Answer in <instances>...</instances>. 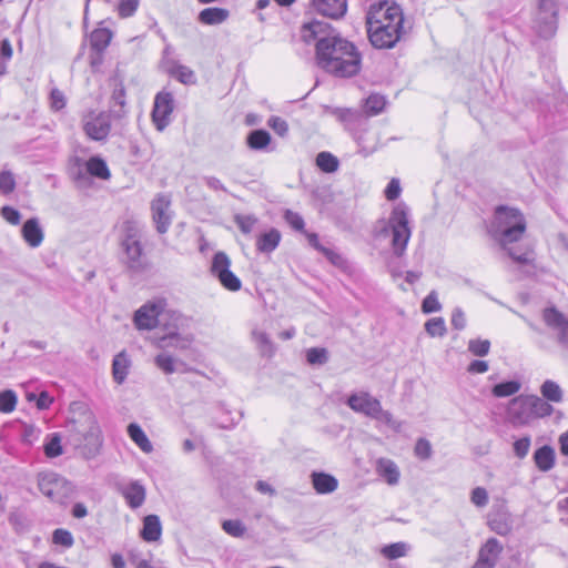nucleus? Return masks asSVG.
Here are the masks:
<instances>
[{
    "mask_svg": "<svg viewBox=\"0 0 568 568\" xmlns=\"http://www.w3.org/2000/svg\"><path fill=\"white\" fill-rule=\"evenodd\" d=\"M307 44L315 42L317 65L337 78L356 75L362 65V55L354 43L342 38L327 22L311 21L301 30Z\"/></svg>",
    "mask_w": 568,
    "mask_h": 568,
    "instance_id": "nucleus-1",
    "label": "nucleus"
},
{
    "mask_svg": "<svg viewBox=\"0 0 568 568\" xmlns=\"http://www.w3.org/2000/svg\"><path fill=\"white\" fill-rule=\"evenodd\" d=\"M365 19L368 40L376 49H392L406 34L403 10L394 0L372 3Z\"/></svg>",
    "mask_w": 568,
    "mask_h": 568,
    "instance_id": "nucleus-2",
    "label": "nucleus"
},
{
    "mask_svg": "<svg viewBox=\"0 0 568 568\" xmlns=\"http://www.w3.org/2000/svg\"><path fill=\"white\" fill-rule=\"evenodd\" d=\"M77 416L68 422L67 443L85 459L94 458L103 444V436L98 419L92 410L84 405L74 403Z\"/></svg>",
    "mask_w": 568,
    "mask_h": 568,
    "instance_id": "nucleus-3",
    "label": "nucleus"
},
{
    "mask_svg": "<svg viewBox=\"0 0 568 568\" xmlns=\"http://www.w3.org/2000/svg\"><path fill=\"white\" fill-rule=\"evenodd\" d=\"M488 231L515 262H529L526 253L518 254L509 247L510 244L518 242L526 231V220L519 210L505 205L497 206Z\"/></svg>",
    "mask_w": 568,
    "mask_h": 568,
    "instance_id": "nucleus-4",
    "label": "nucleus"
},
{
    "mask_svg": "<svg viewBox=\"0 0 568 568\" xmlns=\"http://www.w3.org/2000/svg\"><path fill=\"white\" fill-rule=\"evenodd\" d=\"M408 224V207L404 203H398L393 209L388 220V225L392 230V246L397 256L404 253L410 239Z\"/></svg>",
    "mask_w": 568,
    "mask_h": 568,
    "instance_id": "nucleus-5",
    "label": "nucleus"
},
{
    "mask_svg": "<svg viewBox=\"0 0 568 568\" xmlns=\"http://www.w3.org/2000/svg\"><path fill=\"white\" fill-rule=\"evenodd\" d=\"M38 488L47 498L58 504H63L72 493L70 483L53 471L38 475Z\"/></svg>",
    "mask_w": 568,
    "mask_h": 568,
    "instance_id": "nucleus-6",
    "label": "nucleus"
},
{
    "mask_svg": "<svg viewBox=\"0 0 568 568\" xmlns=\"http://www.w3.org/2000/svg\"><path fill=\"white\" fill-rule=\"evenodd\" d=\"M121 246L124 252V262L126 266L132 271L142 270L144 265L142 258L143 250L140 241L139 229L134 223H125Z\"/></svg>",
    "mask_w": 568,
    "mask_h": 568,
    "instance_id": "nucleus-7",
    "label": "nucleus"
},
{
    "mask_svg": "<svg viewBox=\"0 0 568 568\" xmlns=\"http://www.w3.org/2000/svg\"><path fill=\"white\" fill-rule=\"evenodd\" d=\"M532 29L538 37L549 39L557 31V0H539Z\"/></svg>",
    "mask_w": 568,
    "mask_h": 568,
    "instance_id": "nucleus-8",
    "label": "nucleus"
},
{
    "mask_svg": "<svg viewBox=\"0 0 568 568\" xmlns=\"http://www.w3.org/2000/svg\"><path fill=\"white\" fill-rule=\"evenodd\" d=\"M211 274L219 280L224 288L231 292H236L242 286L240 278L231 271V260L224 252L214 254Z\"/></svg>",
    "mask_w": 568,
    "mask_h": 568,
    "instance_id": "nucleus-9",
    "label": "nucleus"
},
{
    "mask_svg": "<svg viewBox=\"0 0 568 568\" xmlns=\"http://www.w3.org/2000/svg\"><path fill=\"white\" fill-rule=\"evenodd\" d=\"M174 99L172 93L161 91L155 95L152 110V120L159 131H163L170 123V115L173 112Z\"/></svg>",
    "mask_w": 568,
    "mask_h": 568,
    "instance_id": "nucleus-10",
    "label": "nucleus"
},
{
    "mask_svg": "<svg viewBox=\"0 0 568 568\" xmlns=\"http://www.w3.org/2000/svg\"><path fill=\"white\" fill-rule=\"evenodd\" d=\"M163 302H148L135 311L133 316L134 325L138 329H153L156 327L159 316L163 311Z\"/></svg>",
    "mask_w": 568,
    "mask_h": 568,
    "instance_id": "nucleus-11",
    "label": "nucleus"
},
{
    "mask_svg": "<svg viewBox=\"0 0 568 568\" xmlns=\"http://www.w3.org/2000/svg\"><path fill=\"white\" fill-rule=\"evenodd\" d=\"M544 322L557 333V342L568 346V317L556 307H547L542 313Z\"/></svg>",
    "mask_w": 568,
    "mask_h": 568,
    "instance_id": "nucleus-12",
    "label": "nucleus"
},
{
    "mask_svg": "<svg viewBox=\"0 0 568 568\" xmlns=\"http://www.w3.org/2000/svg\"><path fill=\"white\" fill-rule=\"evenodd\" d=\"M170 199L164 195H158L151 203L152 217L156 226V231L161 234L168 232L171 224Z\"/></svg>",
    "mask_w": 568,
    "mask_h": 568,
    "instance_id": "nucleus-13",
    "label": "nucleus"
},
{
    "mask_svg": "<svg viewBox=\"0 0 568 568\" xmlns=\"http://www.w3.org/2000/svg\"><path fill=\"white\" fill-rule=\"evenodd\" d=\"M508 417L514 425H526L532 420L529 395L518 396L510 400Z\"/></svg>",
    "mask_w": 568,
    "mask_h": 568,
    "instance_id": "nucleus-14",
    "label": "nucleus"
},
{
    "mask_svg": "<svg viewBox=\"0 0 568 568\" xmlns=\"http://www.w3.org/2000/svg\"><path fill=\"white\" fill-rule=\"evenodd\" d=\"M111 122L110 116L106 113H99L90 116L83 123V130L85 134L95 141H102L106 139L110 133Z\"/></svg>",
    "mask_w": 568,
    "mask_h": 568,
    "instance_id": "nucleus-15",
    "label": "nucleus"
},
{
    "mask_svg": "<svg viewBox=\"0 0 568 568\" xmlns=\"http://www.w3.org/2000/svg\"><path fill=\"white\" fill-rule=\"evenodd\" d=\"M379 400L367 392L354 393L347 399L348 407L372 418L379 412Z\"/></svg>",
    "mask_w": 568,
    "mask_h": 568,
    "instance_id": "nucleus-16",
    "label": "nucleus"
},
{
    "mask_svg": "<svg viewBox=\"0 0 568 568\" xmlns=\"http://www.w3.org/2000/svg\"><path fill=\"white\" fill-rule=\"evenodd\" d=\"M113 90L110 101V113L114 119H122L126 114L125 88L120 77L115 75L111 80Z\"/></svg>",
    "mask_w": 568,
    "mask_h": 568,
    "instance_id": "nucleus-17",
    "label": "nucleus"
},
{
    "mask_svg": "<svg viewBox=\"0 0 568 568\" xmlns=\"http://www.w3.org/2000/svg\"><path fill=\"white\" fill-rule=\"evenodd\" d=\"M501 551L500 542L496 538H489L479 549L476 567L494 568Z\"/></svg>",
    "mask_w": 568,
    "mask_h": 568,
    "instance_id": "nucleus-18",
    "label": "nucleus"
},
{
    "mask_svg": "<svg viewBox=\"0 0 568 568\" xmlns=\"http://www.w3.org/2000/svg\"><path fill=\"white\" fill-rule=\"evenodd\" d=\"M314 10L327 18L339 19L347 11V0H312Z\"/></svg>",
    "mask_w": 568,
    "mask_h": 568,
    "instance_id": "nucleus-19",
    "label": "nucleus"
},
{
    "mask_svg": "<svg viewBox=\"0 0 568 568\" xmlns=\"http://www.w3.org/2000/svg\"><path fill=\"white\" fill-rule=\"evenodd\" d=\"M21 235L31 248L39 247L44 240V232L40 225L39 219L31 217L27 220L22 225Z\"/></svg>",
    "mask_w": 568,
    "mask_h": 568,
    "instance_id": "nucleus-20",
    "label": "nucleus"
},
{
    "mask_svg": "<svg viewBox=\"0 0 568 568\" xmlns=\"http://www.w3.org/2000/svg\"><path fill=\"white\" fill-rule=\"evenodd\" d=\"M121 494L132 509L141 507L146 496L144 486L138 480L130 481L123 486Z\"/></svg>",
    "mask_w": 568,
    "mask_h": 568,
    "instance_id": "nucleus-21",
    "label": "nucleus"
},
{
    "mask_svg": "<svg viewBox=\"0 0 568 568\" xmlns=\"http://www.w3.org/2000/svg\"><path fill=\"white\" fill-rule=\"evenodd\" d=\"M311 478L314 489L322 495L331 494L338 487L337 479L326 473L313 471Z\"/></svg>",
    "mask_w": 568,
    "mask_h": 568,
    "instance_id": "nucleus-22",
    "label": "nucleus"
},
{
    "mask_svg": "<svg viewBox=\"0 0 568 568\" xmlns=\"http://www.w3.org/2000/svg\"><path fill=\"white\" fill-rule=\"evenodd\" d=\"M162 535V525L158 515H148L143 519L141 537L148 542L158 541Z\"/></svg>",
    "mask_w": 568,
    "mask_h": 568,
    "instance_id": "nucleus-23",
    "label": "nucleus"
},
{
    "mask_svg": "<svg viewBox=\"0 0 568 568\" xmlns=\"http://www.w3.org/2000/svg\"><path fill=\"white\" fill-rule=\"evenodd\" d=\"M376 471L388 485L393 486L399 481V469L392 459L379 458L376 462Z\"/></svg>",
    "mask_w": 568,
    "mask_h": 568,
    "instance_id": "nucleus-24",
    "label": "nucleus"
},
{
    "mask_svg": "<svg viewBox=\"0 0 568 568\" xmlns=\"http://www.w3.org/2000/svg\"><path fill=\"white\" fill-rule=\"evenodd\" d=\"M230 17V11L224 8H205L199 16L197 20L200 23L205 26H216L225 22Z\"/></svg>",
    "mask_w": 568,
    "mask_h": 568,
    "instance_id": "nucleus-25",
    "label": "nucleus"
},
{
    "mask_svg": "<svg viewBox=\"0 0 568 568\" xmlns=\"http://www.w3.org/2000/svg\"><path fill=\"white\" fill-rule=\"evenodd\" d=\"M131 365V361L125 351L116 354L112 362V376L118 384H122L128 374Z\"/></svg>",
    "mask_w": 568,
    "mask_h": 568,
    "instance_id": "nucleus-26",
    "label": "nucleus"
},
{
    "mask_svg": "<svg viewBox=\"0 0 568 568\" xmlns=\"http://www.w3.org/2000/svg\"><path fill=\"white\" fill-rule=\"evenodd\" d=\"M128 435L131 438V440L143 452V453H151L153 450V446L148 438L144 430L141 428V426L136 423H131L128 425L126 428Z\"/></svg>",
    "mask_w": 568,
    "mask_h": 568,
    "instance_id": "nucleus-27",
    "label": "nucleus"
},
{
    "mask_svg": "<svg viewBox=\"0 0 568 568\" xmlns=\"http://www.w3.org/2000/svg\"><path fill=\"white\" fill-rule=\"evenodd\" d=\"M281 233L276 229L261 234L256 241V248L262 253L273 252L280 244Z\"/></svg>",
    "mask_w": 568,
    "mask_h": 568,
    "instance_id": "nucleus-28",
    "label": "nucleus"
},
{
    "mask_svg": "<svg viewBox=\"0 0 568 568\" xmlns=\"http://www.w3.org/2000/svg\"><path fill=\"white\" fill-rule=\"evenodd\" d=\"M534 462L539 470H550L555 465V450L548 445L538 448L534 454Z\"/></svg>",
    "mask_w": 568,
    "mask_h": 568,
    "instance_id": "nucleus-29",
    "label": "nucleus"
},
{
    "mask_svg": "<svg viewBox=\"0 0 568 568\" xmlns=\"http://www.w3.org/2000/svg\"><path fill=\"white\" fill-rule=\"evenodd\" d=\"M168 72L183 84H194L196 82L194 72L189 67L175 61L170 63Z\"/></svg>",
    "mask_w": 568,
    "mask_h": 568,
    "instance_id": "nucleus-30",
    "label": "nucleus"
},
{
    "mask_svg": "<svg viewBox=\"0 0 568 568\" xmlns=\"http://www.w3.org/2000/svg\"><path fill=\"white\" fill-rule=\"evenodd\" d=\"M85 168L88 173L94 178L108 180L111 176L106 162L100 156L90 158L85 163Z\"/></svg>",
    "mask_w": 568,
    "mask_h": 568,
    "instance_id": "nucleus-31",
    "label": "nucleus"
},
{
    "mask_svg": "<svg viewBox=\"0 0 568 568\" xmlns=\"http://www.w3.org/2000/svg\"><path fill=\"white\" fill-rule=\"evenodd\" d=\"M252 339L256 344L262 356L271 357L274 354V344L265 332L253 329Z\"/></svg>",
    "mask_w": 568,
    "mask_h": 568,
    "instance_id": "nucleus-32",
    "label": "nucleus"
},
{
    "mask_svg": "<svg viewBox=\"0 0 568 568\" xmlns=\"http://www.w3.org/2000/svg\"><path fill=\"white\" fill-rule=\"evenodd\" d=\"M246 142L252 150H263L271 142V135L265 130H253L248 133Z\"/></svg>",
    "mask_w": 568,
    "mask_h": 568,
    "instance_id": "nucleus-33",
    "label": "nucleus"
},
{
    "mask_svg": "<svg viewBox=\"0 0 568 568\" xmlns=\"http://www.w3.org/2000/svg\"><path fill=\"white\" fill-rule=\"evenodd\" d=\"M521 388V384L518 381H507L496 384L491 388L494 397L504 398L517 394Z\"/></svg>",
    "mask_w": 568,
    "mask_h": 568,
    "instance_id": "nucleus-34",
    "label": "nucleus"
},
{
    "mask_svg": "<svg viewBox=\"0 0 568 568\" xmlns=\"http://www.w3.org/2000/svg\"><path fill=\"white\" fill-rule=\"evenodd\" d=\"M190 342L187 337H183L176 332H171L159 339V346L161 348L174 347L184 349L189 346Z\"/></svg>",
    "mask_w": 568,
    "mask_h": 568,
    "instance_id": "nucleus-35",
    "label": "nucleus"
},
{
    "mask_svg": "<svg viewBox=\"0 0 568 568\" xmlns=\"http://www.w3.org/2000/svg\"><path fill=\"white\" fill-rule=\"evenodd\" d=\"M532 419L549 416L552 413V406L545 399L529 395Z\"/></svg>",
    "mask_w": 568,
    "mask_h": 568,
    "instance_id": "nucleus-36",
    "label": "nucleus"
},
{
    "mask_svg": "<svg viewBox=\"0 0 568 568\" xmlns=\"http://www.w3.org/2000/svg\"><path fill=\"white\" fill-rule=\"evenodd\" d=\"M338 160L329 152H320L316 156V165L326 173H333L338 169Z\"/></svg>",
    "mask_w": 568,
    "mask_h": 568,
    "instance_id": "nucleus-37",
    "label": "nucleus"
},
{
    "mask_svg": "<svg viewBox=\"0 0 568 568\" xmlns=\"http://www.w3.org/2000/svg\"><path fill=\"white\" fill-rule=\"evenodd\" d=\"M540 392L547 400L559 403L562 399V390L560 386L554 381H546L541 385Z\"/></svg>",
    "mask_w": 568,
    "mask_h": 568,
    "instance_id": "nucleus-38",
    "label": "nucleus"
},
{
    "mask_svg": "<svg viewBox=\"0 0 568 568\" xmlns=\"http://www.w3.org/2000/svg\"><path fill=\"white\" fill-rule=\"evenodd\" d=\"M90 40L93 49L102 51L109 45L111 41V33L106 29H98L91 33Z\"/></svg>",
    "mask_w": 568,
    "mask_h": 568,
    "instance_id": "nucleus-39",
    "label": "nucleus"
},
{
    "mask_svg": "<svg viewBox=\"0 0 568 568\" xmlns=\"http://www.w3.org/2000/svg\"><path fill=\"white\" fill-rule=\"evenodd\" d=\"M425 331L432 337H443L446 332V324L443 317H433L425 323Z\"/></svg>",
    "mask_w": 568,
    "mask_h": 568,
    "instance_id": "nucleus-40",
    "label": "nucleus"
},
{
    "mask_svg": "<svg viewBox=\"0 0 568 568\" xmlns=\"http://www.w3.org/2000/svg\"><path fill=\"white\" fill-rule=\"evenodd\" d=\"M175 363L176 359L168 353H161L154 358L156 367L168 375L173 374L176 371Z\"/></svg>",
    "mask_w": 568,
    "mask_h": 568,
    "instance_id": "nucleus-41",
    "label": "nucleus"
},
{
    "mask_svg": "<svg viewBox=\"0 0 568 568\" xmlns=\"http://www.w3.org/2000/svg\"><path fill=\"white\" fill-rule=\"evenodd\" d=\"M306 361L311 365H324L328 361V352L323 347H312L306 351Z\"/></svg>",
    "mask_w": 568,
    "mask_h": 568,
    "instance_id": "nucleus-42",
    "label": "nucleus"
},
{
    "mask_svg": "<svg viewBox=\"0 0 568 568\" xmlns=\"http://www.w3.org/2000/svg\"><path fill=\"white\" fill-rule=\"evenodd\" d=\"M63 453L61 437L59 434H51L49 440L44 444V454L49 458H54Z\"/></svg>",
    "mask_w": 568,
    "mask_h": 568,
    "instance_id": "nucleus-43",
    "label": "nucleus"
},
{
    "mask_svg": "<svg viewBox=\"0 0 568 568\" xmlns=\"http://www.w3.org/2000/svg\"><path fill=\"white\" fill-rule=\"evenodd\" d=\"M386 100L383 95L371 94L365 102V111L369 115H376L384 110Z\"/></svg>",
    "mask_w": 568,
    "mask_h": 568,
    "instance_id": "nucleus-44",
    "label": "nucleus"
},
{
    "mask_svg": "<svg viewBox=\"0 0 568 568\" xmlns=\"http://www.w3.org/2000/svg\"><path fill=\"white\" fill-rule=\"evenodd\" d=\"M222 528L227 535L236 538L243 537L246 532V527L241 520L237 519L224 520L222 523Z\"/></svg>",
    "mask_w": 568,
    "mask_h": 568,
    "instance_id": "nucleus-45",
    "label": "nucleus"
},
{
    "mask_svg": "<svg viewBox=\"0 0 568 568\" xmlns=\"http://www.w3.org/2000/svg\"><path fill=\"white\" fill-rule=\"evenodd\" d=\"M17 400L18 398L13 390L7 389L0 392V412L6 414L13 412Z\"/></svg>",
    "mask_w": 568,
    "mask_h": 568,
    "instance_id": "nucleus-46",
    "label": "nucleus"
},
{
    "mask_svg": "<svg viewBox=\"0 0 568 568\" xmlns=\"http://www.w3.org/2000/svg\"><path fill=\"white\" fill-rule=\"evenodd\" d=\"M16 179L11 171L2 170L0 172V193L8 195L16 189Z\"/></svg>",
    "mask_w": 568,
    "mask_h": 568,
    "instance_id": "nucleus-47",
    "label": "nucleus"
},
{
    "mask_svg": "<svg viewBox=\"0 0 568 568\" xmlns=\"http://www.w3.org/2000/svg\"><path fill=\"white\" fill-rule=\"evenodd\" d=\"M490 349V342L488 339H470L468 342V351L478 357L486 356Z\"/></svg>",
    "mask_w": 568,
    "mask_h": 568,
    "instance_id": "nucleus-48",
    "label": "nucleus"
},
{
    "mask_svg": "<svg viewBox=\"0 0 568 568\" xmlns=\"http://www.w3.org/2000/svg\"><path fill=\"white\" fill-rule=\"evenodd\" d=\"M407 545L405 542H395L388 546H385L382 549V554L388 559H397L403 557L407 552Z\"/></svg>",
    "mask_w": 568,
    "mask_h": 568,
    "instance_id": "nucleus-49",
    "label": "nucleus"
},
{
    "mask_svg": "<svg viewBox=\"0 0 568 568\" xmlns=\"http://www.w3.org/2000/svg\"><path fill=\"white\" fill-rule=\"evenodd\" d=\"M52 541L53 544L61 545L65 548H70L74 544L72 534L69 530L62 528H58L53 531Z\"/></svg>",
    "mask_w": 568,
    "mask_h": 568,
    "instance_id": "nucleus-50",
    "label": "nucleus"
},
{
    "mask_svg": "<svg viewBox=\"0 0 568 568\" xmlns=\"http://www.w3.org/2000/svg\"><path fill=\"white\" fill-rule=\"evenodd\" d=\"M140 0H120L118 4V13L121 18L132 17L138 10Z\"/></svg>",
    "mask_w": 568,
    "mask_h": 568,
    "instance_id": "nucleus-51",
    "label": "nucleus"
},
{
    "mask_svg": "<svg viewBox=\"0 0 568 568\" xmlns=\"http://www.w3.org/2000/svg\"><path fill=\"white\" fill-rule=\"evenodd\" d=\"M372 418L381 420L388 425L394 430L398 432L400 429L402 423L394 419L393 415L388 410H384L382 405L379 404V412L372 416Z\"/></svg>",
    "mask_w": 568,
    "mask_h": 568,
    "instance_id": "nucleus-52",
    "label": "nucleus"
},
{
    "mask_svg": "<svg viewBox=\"0 0 568 568\" xmlns=\"http://www.w3.org/2000/svg\"><path fill=\"white\" fill-rule=\"evenodd\" d=\"M442 305L438 302L437 294L435 291H432L422 303V311L426 314L434 313L440 311Z\"/></svg>",
    "mask_w": 568,
    "mask_h": 568,
    "instance_id": "nucleus-53",
    "label": "nucleus"
},
{
    "mask_svg": "<svg viewBox=\"0 0 568 568\" xmlns=\"http://www.w3.org/2000/svg\"><path fill=\"white\" fill-rule=\"evenodd\" d=\"M284 219H285L286 223L292 229H294L296 231L305 232L304 231V226H305L304 219L297 212L286 210L284 213Z\"/></svg>",
    "mask_w": 568,
    "mask_h": 568,
    "instance_id": "nucleus-54",
    "label": "nucleus"
},
{
    "mask_svg": "<svg viewBox=\"0 0 568 568\" xmlns=\"http://www.w3.org/2000/svg\"><path fill=\"white\" fill-rule=\"evenodd\" d=\"M415 455L420 459H428L432 456V445L425 438H419L414 448Z\"/></svg>",
    "mask_w": 568,
    "mask_h": 568,
    "instance_id": "nucleus-55",
    "label": "nucleus"
},
{
    "mask_svg": "<svg viewBox=\"0 0 568 568\" xmlns=\"http://www.w3.org/2000/svg\"><path fill=\"white\" fill-rule=\"evenodd\" d=\"M1 216L11 225H18L21 222V214L18 210L12 206H2Z\"/></svg>",
    "mask_w": 568,
    "mask_h": 568,
    "instance_id": "nucleus-56",
    "label": "nucleus"
},
{
    "mask_svg": "<svg viewBox=\"0 0 568 568\" xmlns=\"http://www.w3.org/2000/svg\"><path fill=\"white\" fill-rule=\"evenodd\" d=\"M235 222H236L239 229L244 234H248L253 230V227L256 223V219L251 215H237L235 217Z\"/></svg>",
    "mask_w": 568,
    "mask_h": 568,
    "instance_id": "nucleus-57",
    "label": "nucleus"
},
{
    "mask_svg": "<svg viewBox=\"0 0 568 568\" xmlns=\"http://www.w3.org/2000/svg\"><path fill=\"white\" fill-rule=\"evenodd\" d=\"M471 503L478 507H484L488 503V494L487 490L483 487H476L471 491Z\"/></svg>",
    "mask_w": 568,
    "mask_h": 568,
    "instance_id": "nucleus-58",
    "label": "nucleus"
},
{
    "mask_svg": "<svg viewBox=\"0 0 568 568\" xmlns=\"http://www.w3.org/2000/svg\"><path fill=\"white\" fill-rule=\"evenodd\" d=\"M267 124L281 136H284L288 131L286 121L280 116H271Z\"/></svg>",
    "mask_w": 568,
    "mask_h": 568,
    "instance_id": "nucleus-59",
    "label": "nucleus"
},
{
    "mask_svg": "<svg viewBox=\"0 0 568 568\" xmlns=\"http://www.w3.org/2000/svg\"><path fill=\"white\" fill-rule=\"evenodd\" d=\"M530 448V438L524 437L514 443V452L518 458L527 456Z\"/></svg>",
    "mask_w": 568,
    "mask_h": 568,
    "instance_id": "nucleus-60",
    "label": "nucleus"
},
{
    "mask_svg": "<svg viewBox=\"0 0 568 568\" xmlns=\"http://www.w3.org/2000/svg\"><path fill=\"white\" fill-rule=\"evenodd\" d=\"M51 108L59 111L65 106V97L59 89H53L50 93Z\"/></svg>",
    "mask_w": 568,
    "mask_h": 568,
    "instance_id": "nucleus-61",
    "label": "nucleus"
},
{
    "mask_svg": "<svg viewBox=\"0 0 568 568\" xmlns=\"http://www.w3.org/2000/svg\"><path fill=\"white\" fill-rule=\"evenodd\" d=\"M400 191L399 180L392 179L386 186L385 196L388 201H394L400 195Z\"/></svg>",
    "mask_w": 568,
    "mask_h": 568,
    "instance_id": "nucleus-62",
    "label": "nucleus"
},
{
    "mask_svg": "<svg viewBox=\"0 0 568 568\" xmlns=\"http://www.w3.org/2000/svg\"><path fill=\"white\" fill-rule=\"evenodd\" d=\"M452 326L457 329L462 331L466 327V316L465 313L460 308H455L452 314Z\"/></svg>",
    "mask_w": 568,
    "mask_h": 568,
    "instance_id": "nucleus-63",
    "label": "nucleus"
},
{
    "mask_svg": "<svg viewBox=\"0 0 568 568\" xmlns=\"http://www.w3.org/2000/svg\"><path fill=\"white\" fill-rule=\"evenodd\" d=\"M489 527L493 531L497 532L498 535H506L510 530L509 525L506 521H503L498 518H491L489 520Z\"/></svg>",
    "mask_w": 568,
    "mask_h": 568,
    "instance_id": "nucleus-64",
    "label": "nucleus"
}]
</instances>
